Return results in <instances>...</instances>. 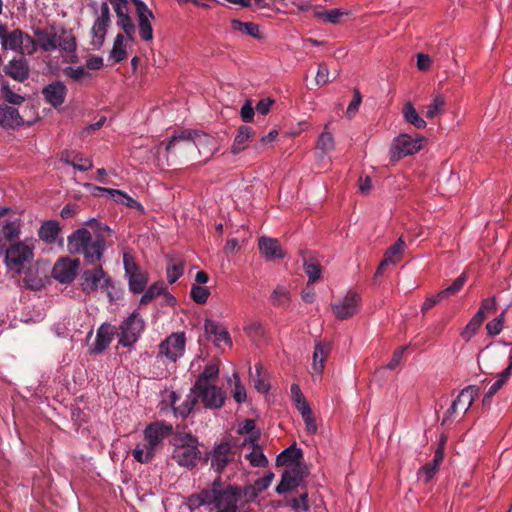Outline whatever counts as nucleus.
Listing matches in <instances>:
<instances>
[{"label":"nucleus","instance_id":"obj_1","mask_svg":"<svg viewBox=\"0 0 512 512\" xmlns=\"http://www.w3.org/2000/svg\"><path fill=\"white\" fill-rule=\"evenodd\" d=\"M260 493L254 484L245 486L225 484L221 476H217L212 483L199 492L190 494L185 504L191 511L201 506H211L216 512H238V502L242 497L245 498V503H250Z\"/></svg>","mask_w":512,"mask_h":512},{"label":"nucleus","instance_id":"obj_2","mask_svg":"<svg viewBox=\"0 0 512 512\" xmlns=\"http://www.w3.org/2000/svg\"><path fill=\"white\" fill-rule=\"evenodd\" d=\"M86 224L94 229V237L88 229L79 228L68 236L67 247L71 254H82L88 264L94 265L103 256L106 246L105 239L111 230L96 219H91Z\"/></svg>","mask_w":512,"mask_h":512},{"label":"nucleus","instance_id":"obj_3","mask_svg":"<svg viewBox=\"0 0 512 512\" xmlns=\"http://www.w3.org/2000/svg\"><path fill=\"white\" fill-rule=\"evenodd\" d=\"M172 459L187 469L194 468L202 457L198 439L191 433H178L173 438Z\"/></svg>","mask_w":512,"mask_h":512},{"label":"nucleus","instance_id":"obj_4","mask_svg":"<svg viewBox=\"0 0 512 512\" xmlns=\"http://www.w3.org/2000/svg\"><path fill=\"white\" fill-rule=\"evenodd\" d=\"M0 44L3 50H12L21 55H32L36 52L35 40L20 28L9 30L0 24Z\"/></svg>","mask_w":512,"mask_h":512},{"label":"nucleus","instance_id":"obj_5","mask_svg":"<svg viewBox=\"0 0 512 512\" xmlns=\"http://www.w3.org/2000/svg\"><path fill=\"white\" fill-rule=\"evenodd\" d=\"M171 433L172 426L170 424H166L165 422H154L149 424L144 431V437L145 440L148 441L150 451L148 452V455L143 456L139 449H134L132 452L134 459L142 464L151 462L155 456L157 446Z\"/></svg>","mask_w":512,"mask_h":512},{"label":"nucleus","instance_id":"obj_6","mask_svg":"<svg viewBox=\"0 0 512 512\" xmlns=\"http://www.w3.org/2000/svg\"><path fill=\"white\" fill-rule=\"evenodd\" d=\"M192 137V130H182L179 133L174 134L165 147L167 159L195 160L196 151Z\"/></svg>","mask_w":512,"mask_h":512},{"label":"nucleus","instance_id":"obj_7","mask_svg":"<svg viewBox=\"0 0 512 512\" xmlns=\"http://www.w3.org/2000/svg\"><path fill=\"white\" fill-rule=\"evenodd\" d=\"M424 138L419 137L417 134L414 136L409 134H400L393 141V146L390 150V160L398 161L408 155L417 153L422 148Z\"/></svg>","mask_w":512,"mask_h":512},{"label":"nucleus","instance_id":"obj_8","mask_svg":"<svg viewBox=\"0 0 512 512\" xmlns=\"http://www.w3.org/2000/svg\"><path fill=\"white\" fill-rule=\"evenodd\" d=\"M112 286V279L106 275L101 265L87 269L82 274L81 288L87 295L98 288L106 289Z\"/></svg>","mask_w":512,"mask_h":512},{"label":"nucleus","instance_id":"obj_9","mask_svg":"<svg viewBox=\"0 0 512 512\" xmlns=\"http://www.w3.org/2000/svg\"><path fill=\"white\" fill-rule=\"evenodd\" d=\"M145 328V323L137 312H133L121 325L119 344L123 347H130L137 342L140 334Z\"/></svg>","mask_w":512,"mask_h":512},{"label":"nucleus","instance_id":"obj_10","mask_svg":"<svg viewBox=\"0 0 512 512\" xmlns=\"http://www.w3.org/2000/svg\"><path fill=\"white\" fill-rule=\"evenodd\" d=\"M191 391L197 396L198 401L200 400L203 403L205 408L219 409L224 405L225 393L215 385L192 387Z\"/></svg>","mask_w":512,"mask_h":512},{"label":"nucleus","instance_id":"obj_11","mask_svg":"<svg viewBox=\"0 0 512 512\" xmlns=\"http://www.w3.org/2000/svg\"><path fill=\"white\" fill-rule=\"evenodd\" d=\"M308 471L306 467L296 465L291 469L283 472L280 483L276 486L275 490L278 494H284L299 487L304 479L307 477Z\"/></svg>","mask_w":512,"mask_h":512},{"label":"nucleus","instance_id":"obj_12","mask_svg":"<svg viewBox=\"0 0 512 512\" xmlns=\"http://www.w3.org/2000/svg\"><path fill=\"white\" fill-rule=\"evenodd\" d=\"M234 454L230 443L222 441L207 455L206 460L211 459V467L220 476L227 465L234 460Z\"/></svg>","mask_w":512,"mask_h":512},{"label":"nucleus","instance_id":"obj_13","mask_svg":"<svg viewBox=\"0 0 512 512\" xmlns=\"http://www.w3.org/2000/svg\"><path fill=\"white\" fill-rule=\"evenodd\" d=\"M186 338L183 332L173 333L159 345V354L165 355L168 359L176 362L185 350Z\"/></svg>","mask_w":512,"mask_h":512},{"label":"nucleus","instance_id":"obj_14","mask_svg":"<svg viewBox=\"0 0 512 512\" xmlns=\"http://www.w3.org/2000/svg\"><path fill=\"white\" fill-rule=\"evenodd\" d=\"M360 300L356 292L349 291L341 301L331 304L332 312L339 320L349 319L356 314Z\"/></svg>","mask_w":512,"mask_h":512},{"label":"nucleus","instance_id":"obj_15","mask_svg":"<svg viewBox=\"0 0 512 512\" xmlns=\"http://www.w3.org/2000/svg\"><path fill=\"white\" fill-rule=\"evenodd\" d=\"M479 394L480 388L476 385H470L464 388L447 410L446 418H451L454 414H457L458 411H462L465 414Z\"/></svg>","mask_w":512,"mask_h":512},{"label":"nucleus","instance_id":"obj_16","mask_svg":"<svg viewBox=\"0 0 512 512\" xmlns=\"http://www.w3.org/2000/svg\"><path fill=\"white\" fill-rule=\"evenodd\" d=\"M32 256V249L22 242L10 244L5 249V263L10 268L22 266L26 261L32 258Z\"/></svg>","mask_w":512,"mask_h":512},{"label":"nucleus","instance_id":"obj_17","mask_svg":"<svg viewBox=\"0 0 512 512\" xmlns=\"http://www.w3.org/2000/svg\"><path fill=\"white\" fill-rule=\"evenodd\" d=\"M192 134V141L193 144H195L196 159L204 156V163H206L216 150V141L214 137L200 130H192Z\"/></svg>","mask_w":512,"mask_h":512},{"label":"nucleus","instance_id":"obj_18","mask_svg":"<svg viewBox=\"0 0 512 512\" xmlns=\"http://www.w3.org/2000/svg\"><path fill=\"white\" fill-rule=\"evenodd\" d=\"M4 73L13 80L23 83L30 76V67L28 60L24 55L14 57L3 67Z\"/></svg>","mask_w":512,"mask_h":512},{"label":"nucleus","instance_id":"obj_19","mask_svg":"<svg viewBox=\"0 0 512 512\" xmlns=\"http://www.w3.org/2000/svg\"><path fill=\"white\" fill-rule=\"evenodd\" d=\"M80 261L78 259L70 260L68 258L61 259L54 265L53 277L61 283H70L74 280Z\"/></svg>","mask_w":512,"mask_h":512},{"label":"nucleus","instance_id":"obj_20","mask_svg":"<svg viewBox=\"0 0 512 512\" xmlns=\"http://www.w3.org/2000/svg\"><path fill=\"white\" fill-rule=\"evenodd\" d=\"M116 15L118 17V26L123 29L126 36L132 40L135 33V25L128 14L127 0H111Z\"/></svg>","mask_w":512,"mask_h":512},{"label":"nucleus","instance_id":"obj_21","mask_svg":"<svg viewBox=\"0 0 512 512\" xmlns=\"http://www.w3.org/2000/svg\"><path fill=\"white\" fill-rule=\"evenodd\" d=\"M67 92L66 85L61 81H54L42 89L45 101L54 108H58L64 103Z\"/></svg>","mask_w":512,"mask_h":512},{"label":"nucleus","instance_id":"obj_22","mask_svg":"<svg viewBox=\"0 0 512 512\" xmlns=\"http://www.w3.org/2000/svg\"><path fill=\"white\" fill-rule=\"evenodd\" d=\"M101 15L95 20L92 27L94 38L97 39L99 45L104 42L107 28L111 23L110 9L106 2H103L100 7Z\"/></svg>","mask_w":512,"mask_h":512},{"label":"nucleus","instance_id":"obj_23","mask_svg":"<svg viewBox=\"0 0 512 512\" xmlns=\"http://www.w3.org/2000/svg\"><path fill=\"white\" fill-rule=\"evenodd\" d=\"M35 46L38 45L43 51L50 52L58 48L57 33L54 27L48 29H36L35 32Z\"/></svg>","mask_w":512,"mask_h":512},{"label":"nucleus","instance_id":"obj_24","mask_svg":"<svg viewBox=\"0 0 512 512\" xmlns=\"http://www.w3.org/2000/svg\"><path fill=\"white\" fill-rule=\"evenodd\" d=\"M115 334V327L110 324H102L96 333L95 343L92 348V352L101 353L103 352L113 340Z\"/></svg>","mask_w":512,"mask_h":512},{"label":"nucleus","instance_id":"obj_25","mask_svg":"<svg viewBox=\"0 0 512 512\" xmlns=\"http://www.w3.org/2000/svg\"><path fill=\"white\" fill-rule=\"evenodd\" d=\"M24 124L18 109L8 106L0 105V125L4 128L14 129Z\"/></svg>","mask_w":512,"mask_h":512},{"label":"nucleus","instance_id":"obj_26","mask_svg":"<svg viewBox=\"0 0 512 512\" xmlns=\"http://www.w3.org/2000/svg\"><path fill=\"white\" fill-rule=\"evenodd\" d=\"M259 249L261 254L267 260L280 259L284 257V253L277 239L261 237L259 239Z\"/></svg>","mask_w":512,"mask_h":512},{"label":"nucleus","instance_id":"obj_27","mask_svg":"<svg viewBox=\"0 0 512 512\" xmlns=\"http://www.w3.org/2000/svg\"><path fill=\"white\" fill-rule=\"evenodd\" d=\"M331 351V344L329 342L318 341L315 344L313 352V371L320 375L323 372L324 364Z\"/></svg>","mask_w":512,"mask_h":512},{"label":"nucleus","instance_id":"obj_28","mask_svg":"<svg viewBox=\"0 0 512 512\" xmlns=\"http://www.w3.org/2000/svg\"><path fill=\"white\" fill-rule=\"evenodd\" d=\"M255 135L252 127L241 125L238 128L237 134L234 138L231 152L236 155L242 152L246 147L248 141Z\"/></svg>","mask_w":512,"mask_h":512},{"label":"nucleus","instance_id":"obj_29","mask_svg":"<svg viewBox=\"0 0 512 512\" xmlns=\"http://www.w3.org/2000/svg\"><path fill=\"white\" fill-rule=\"evenodd\" d=\"M204 330L206 335L215 337V342H225L229 346L232 345V340L228 331L220 324L216 323L211 319H206L204 323Z\"/></svg>","mask_w":512,"mask_h":512},{"label":"nucleus","instance_id":"obj_30","mask_svg":"<svg viewBox=\"0 0 512 512\" xmlns=\"http://www.w3.org/2000/svg\"><path fill=\"white\" fill-rule=\"evenodd\" d=\"M61 161L73 166L79 171H88L93 167L91 160L85 159L81 154L73 151H64L61 154Z\"/></svg>","mask_w":512,"mask_h":512},{"label":"nucleus","instance_id":"obj_31","mask_svg":"<svg viewBox=\"0 0 512 512\" xmlns=\"http://www.w3.org/2000/svg\"><path fill=\"white\" fill-rule=\"evenodd\" d=\"M60 231L61 228L57 221L47 220L41 225L38 231V236L47 244H53L56 241Z\"/></svg>","mask_w":512,"mask_h":512},{"label":"nucleus","instance_id":"obj_32","mask_svg":"<svg viewBox=\"0 0 512 512\" xmlns=\"http://www.w3.org/2000/svg\"><path fill=\"white\" fill-rule=\"evenodd\" d=\"M303 458V453L301 449L296 448L295 446H290L284 449L276 459L277 466H286V465H300L299 461Z\"/></svg>","mask_w":512,"mask_h":512},{"label":"nucleus","instance_id":"obj_33","mask_svg":"<svg viewBox=\"0 0 512 512\" xmlns=\"http://www.w3.org/2000/svg\"><path fill=\"white\" fill-rule=\"evenodd\" d=\"M230 23L232 29L235 31H239L255 39H262L263 37L260 32V27L258 24H255L253 22H242L238 19H232Z\"/></svg>","mask_w":512,"mask_h":512},{"label":"nucleus","instance_id":"obj_34","mask_svg":"<svg viewBox=\"0 0 512 512\" xmlns=\"http://www.w3.org/2000/svg\"><path fill=\"white\" fill-rule=\"evenodd\" d=\"M139 18V35L142 40L150 41L153 38V29L150 24V18H153V13L140 11L137 13Z\"/></svg>","mask_w":512,"mask_h":512},{"label":"nucleus","instance_id":"obj_35","mask_svg":"<svg viewBox=\"0 0 512 512\" xmlns=\"http://www.w3.org/2000/svg\"><path fill=\"white\" fill-rule=\"evenodd\" d=\"M95 190L106 192L111 195L116 202L126 205L127 207H141V205L132 197L128 196L125 192L113 189V188H103V187H95Z\"/></svg>","mask_w":512,"mask_h":512},{"label":"nucleus","instance_id":"obj_36","mask_svg":"<svg viewBox=\"0 0 512 512\" xmlns=\"http://www.w3.org/2000/svg\"><path fill=\"white\" fill-rule=\"evenodd\" d=\"M405 242L400 237L392 246H390L384 254V264H395L400 261L405 250Z\"/></svg>","mask_w":512,"mask_h":512},{"label":"nucleus","instance_id":"obj_37","mask_svg":"<svg viewBox=\"0 0 512 512\" xmlns=\"http://www.w3.org/2000/svg\"><path fill=\"white\" fill-rule=\"evenodd\" d=\"M403 117L409 124L413 125L417 129H423L426 127V121L420 117L416 109L411 102L405 104L403 108Z\"/></svg>","mask_w":512,"mask_h":512},{"label":"nucleus","instance_id":"obj_38","mask_svg":"<svg viewBox=\"0 0 512 512\" xmlns=\"http://www.w3.org/2000/svg\"><path fill=\"white\" fill-rule=\"evenodd\" d=\"M219 367L215 363H210L205 366L204 370L198 376L193 387H203L210 384V380H214L218 377Z\"/></svg>","mask_w":512,"mask_h":512},{"label":"nucleus","instance_id":"obj_39","mask_svg":"<svg viewBox=\"0 0 512 512\" xmlns=\"http://www.w3.org/2000/svg\"><path fill=\"white\" fill-rule=\"evenodd\" d=\"M184 272V263L181 260H175L172 257L168 258L166 273L167 279L170 284L175 283Z\"/></svg>","mask_w":512,"mask_h":512},{"label":"nucleus","instance_id":"obj_40","mask_svg":"<svg viewBox=\"0 0 512 512\" xmlns=\"http://www.w3.org/2000/svg\"><path fill=\"white\" fill-rule=\"evenodd\" d=\"M129 276V288L133 293H142L148 282V275L146 272L138 271Z\"/></svg>","mask_w":512,"mask_h":512},{"label":"nucleus","instance_id":"obj_41","mask_svg":"<svg viewBox=\"0 0 512 512\" xmlns=\"http://www.w3.org/2000/svg\"><path fill=\"white\" fill-rule=\"evenodd\" d=\"M0 84H1V96L3 99L12 105H20L24 102L25 98L14 91L9 86L8 81L4 80V78H0Z\"/></svg>","mask_w":512,"mask_h":512},{"label":"nucleus","instance_id":"obj_42","mask_svg":"<svg viewBox=\"0 0 512 512\" xmlns=\"http://www.w3.org/2000/svg\"><path fill=\"white\" fill-rule=\"evenodd\" d=\"M304 271L309 278V282L317 281L321 276V266L318 262L313 261L311 258L303 257Z\"/></svg>","mask_w":512,"mask_h":512},{"label":"nucleus","instance_id":"obj_43","mask_svg":"<svg viewBox=\"0 0 512 512\" xmlns=\"http://www.w3.org/2000/svg\"><path fill=\"white\" fill-rule=\"evenodd\" d=\"M58 48L65 52H73L76 49V42L74 36L63 30L60 35L57 36Z\"/></svg>","mask_w":512,"mask_h":512},{"label":"nucleus","instance_id":"obj_44","mask_svg":"<svg viewBox=\"0 0 512 512\" xmlns=\"http://www.w3.org/2000/svg\"><path fill=\"white\" fill-rule=\"evenodd\" d=\"M126 56L127 53L124 46V36L122 34H118L114 40L111 57L116 62H121L126 58Z\"/></svg>","mask_w":512,"mask_h":512},{"label":"nucleus","instance_id":"obj_45","mask_svg":"<svg viewBox=\"0 0 512 512\" xmlns=\"http://www.w3.org/2000/svg\"><path fill=\"white\" fill-rule=\"evenodd\" d=\"M166 287L163 283H154L151 285L142 295L140 304L146 305L151 302L154 298L164 293Z\"/></svg>","mask_w":512,"mask_h":512},{"label":"nucleus","instance_id":"obj_46","mask_svg":"<svg viewBox=\"0 0 512 512\" xmlns=\"http://www.w3.org/2000/svg\"><path fill=\"white\" fill-rule=\"evenodd\" d=\"M467 280V276L465 273H462L460 276H458L451 285H449L447 288L441 290V296H445V298H449L452 295L457 294L464 286L465 282Z\"/></svg>","mask_w":512,"mask_h":512},{"label":"nucleus","instance_id":"obj_47","mask_svg":"<svg viewBox=\"0 0 512 512\" xmlns=\"http://www.w3.org/2000/svg\"><path fill=\"white\" fill-rule=\"evenodd\" d=\"M210 295L207 287L193 284L190 291V296L197 304H205Z\"/></svg>","mask_w":512,"mask_h":512},{"label":"nucleus","instance_id":"obj_48","mask_svg":"<svg viewBox=\"0 0 512 512\" xmlns=\"http://www.w3.org/2000/svg\"><path fill=\"white\" fill-rule=\"evenodd\" d=\"M197 403V396L191 392L184 400V402L180 406L175 408V411L179 413L181 416L186 417L194 409Z\"/></svg>","mask_w":512,"mask_h":512},{"label":"nucleus","instance_id":"obj_49","mask_svg":"<svg viewBox=\"0 0 512 512\" xmlns=\"http://www.w3.org/2000/svg\"><path fill=\"white\" fill-rule=\"evenodd\" d=\"M505 313L506 311H503L500 315L487 323L486 330L489 336H496L500 334L505 321Z\"/></svg>","mask_w":512,"mask_h":512},{"label":"nucleus","instance_id":"obj_50","mask_svg":"<svg viewBox=\"0 0 512 512\" xmlns=\"http://www.w3.org/2000/svg\"><path fill=\"white\" fill-rule=\"evenodd\" d=\"M444 105L445 98L442 95L435 96L432 103L426 107V117L434 118L437 114L441 112Z\"/></svg>","mask_w":512,"mask_h":512},{"label":"nucleus","instance_id":"obj_51","mask_svg":"<svg viewBox=\"0 0 512 512\" xmlns=\"http://www.w3.org/2000/svg\"><path fill=\"white\" fill-rule=\"evenodd\" d=\"M247 458L254 467H266L268 465V460L260 449H254L247 455Z\"/></svg>","mask_w":512,"mask_h":512},{"label":"nucleus","instance_id":"obj_52","mask_svg":"<svg viewBox=\"0 0 512 512\" xmlns=\"http://www.w3.org/2000/svg\"><path fill=\"white\" fill-rule=\"evenodd\" d=\"M318 147L325 151H331L334 148V138L330 132L324 131L318 138Z\"/></svg>","mask_w":512,"mask_h":512},{"label":"nucleus","instance_id":"obj_53","mask_svg":"<svg viewBox=\"0 0 512 512\" xmlns=\"http://www.w3.org/2000/svg\"><path fill=\"white\" fill-rule=\"evenodd\" d=\"M438 469L432 464L424 465L418 472V478L427 484L435 475Z\"/></svg>","mask_w":512,"mask_h":512},{"label":"nucleus","instance_id":"obj_54","mask_svg":"<svg viewBox=\"0 0 512 512\" xmlns=\"http://www.w3.org/2000/svg\"><path fill=\"white\" fill-rule=\"evenodd\" d=\"M64 74L69 76L70 78H72L75 81H80L85 76L89 75V73L82 66L76 67V68H74V67H66L64 69Z\"/></svg>","mask_w":512,"mask_h":512},{"label":"nucleus","instance_id":"obj_55","mask_svg":"<svg viewBox=\"0 0 512 512\" xmlns=\"http://www.w3.org/2000/svg\"><path fill=\"white\" fill-rule=\"evenodd\" d=\"M255 430V421L253 419H246L242 423V425L239 427V433L240 434H251V438L253 440H256L259 437L258 432H254Z\"/></svg>","mask_w":512,"mask_h":512},{"label":"nucleus","instance_id":"obj_56","mask_svg":"<svg viewBox=\"0 0 512 512\" xmlns=\"http://www.w3.org/2000/svg\"><path fill=\"white\" fill-rule=\"evenodd\" d=\"M288 291L282 287L278 286L274 289L270 300L273 303V305H281L283 302L287 299Z\"/></svg>","mask_w":512,"mask_h":512},{"label":"nucleus","instance_id":"obj_57","mask_svg":"<svg viewBox=\"0 0 512 512\" xmlns=\"http://www.w3.org/2000/svg\"><path fill=\"white\" fill-rule=\"evenodd\" d=\"M123 265L126 275L140 271L139 266L135 263L134 258L129 253L123 254Z\"/></svg>","mask_w":512,"mask_h":512},{"label":"nucleus","instance_id":"obj_58","mask_svg":"<svg viewBox=\"0 0 512 512\" xmlns=\"http://www.w3.org/2000/svg\"><path fill=\"white\" fill-rule=\"evenodd\" d=\"M445 299V296H441V291L437 295L428 297L421 306V312L425 314L432 307H434L436 304L440 303Z\"/></svg>","mask_w":512,"mask_h":512},{"label":"nucleus","instance_id":"obj_59","mask_svg":"<svg viewBox=\"0 0 512 512\" xmlns=\"http://www.w3.org/2000/svg\"><path fill=\"white\" fill-rule=\"evenodd\" d=\"M481 324L478 323L476 320L474 319H471L469 321V323L466 325V327L464 328V330L462 331L461 333V336L465 339V340H470L471 337L473 335H475V333L478 331V329L480 328Z\"/></svg>","mask_w":512,"mask_h":512},{"label":"nucleus","instance_id":"obj_60","mask_svg":"<svg viewBox=\"0 0 512 512\" xmlns=\"http://www.w3.org/2000/svg\"><path fill=\"white\" fill-rule=\"evenodd\" d=\"M240 116L242 120L246 123H249L253 120L254 108L250 100H247L241 107Z\"/></svg>","mask_w":512,"mask_h":512},{"label":"nucleus","instance_id":"obj_61","mask_svg":"<svg viewBox=\"0 0 512 512\" xmlns=\"http://www.w3.org/2000/svg\"><path fill=\"white\" fill-rule=\"evenodd\" d=\"M315 81L319 86L329 82V70L325 64H319Z\"/></svg>","mask_w":512,"mask_h":512},{"label":"nucleus","instance_id":"obj_62","mask_svg":"<svg viewBox=\"0 0 512 512\" xmlns=\"http://www.w3.org/2000/svg\"><path fill=\"white\" fill-rule=\"evenodd\" d=\"M405 349H406V347L402 346L394 351L392 359L387 364L388 369L394 370L400 364V362L403 359V354H404Z\"/></svg>","mask_w":512,"mask_h":512},{"label":"nucleus","instance_id":"obj_63","mask_svg":"<svg viewBox=\"0 0 512 512\" xmlns=\"http://www.w3.org/2000/svg\"><path fill=\"white\" fill-rule=\"evenodd\" d=\"M325 14H326L325 21L332 23V24H337L339 22V19L345 13L340 9H330V10H325Z\"/></svg>","mask_w":512,"mask_h":512},{"label":"nucleus","instance_id":"obj_64","mask_svg":"<svg viewBox=\"0 0 512 512\" xmlns=\"http://www.w3.org/2000/svg\"><path fill=\"white\" fill-rule=\"evenodd\" d=\"M3 234L6 240L12 241L18 236V230L17 227L13 222H8L3 227Z\"/></svg>","mask_w":512,"mask_h":512}]
</instances>
